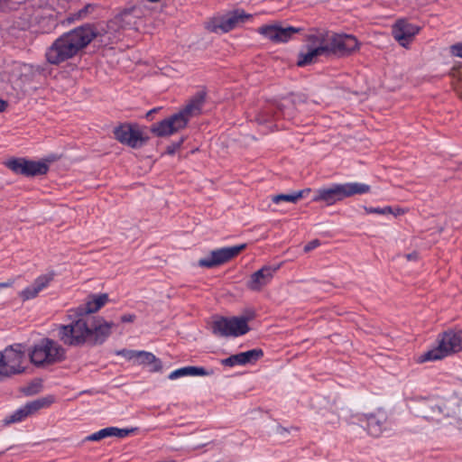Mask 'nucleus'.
<instances>
[{
	"mask_svg": "<svg viewBox=\"0 0 462 462\" xmlns=\"http://www.w3.org/2000/svg\"><path fill=\"white\" fill-rule=\"evenodd\" d=\"M97 35L96 29L85 24L63 33L47 49L45 57L52 65H59L86 48Z\"/></svg>",
	"mask_w": 462,
	"mask_h": 462,
	"instance_id": "nucleus-1",
	"label": "nucleus"
},
{
	"mask_svg": "<svg viewBox=\"0 0 462 462\" xmlns=\"http://www.w3.org/2000/svg\"><path fill=\"white\" fill-rule=\"evenodd\" d=\"M206 92H197L180 112L152 125L151 131L157 136L163 137L175 134L185 128L191 117L200 113L205 102Z\"/></svg>",
	"mask_w": 462,
	"mask_h": 462,
	"instance_id": "nucleus-2",
	"label": "nucleus"
},
{
	"mask_svg": "<svg viewBox=\"0 0 462 462\" xmlns=\"http://www.w3.org/2000/svg\"><path fill=\"white\" fill-rule=\"evenodd\" d=\"M370 189L369 185L361 182L333 183L315 189L312 201L333 206L354 195L368 193Z\"/></svg>",
	"mask_w": 462,
	"mask_h": 462,
	"instance_id": "nucleus-3",
	"label": "nucleus"
},
{
	"mask_svg": "<svg viewBox=\"0 0 462 462\" xmlns=\"http://www.w3.org/2000/svg\"><path fill=\"white\" fill-rule=\"evenodd\" d=\"M29 355L34 365L43 367L65 360L66 350L59 342L44 337L32 347Z\"/></svg>",
	"mask_w": 462,
	"mask_h": 462,
	"instance_id": "nucleus-4",
	"label": "nucleus"
},
{
	"mask_svg": "<svg viewBox=\"0 0 462 462\" xmlns=\"http://www.w3.org/2000/svg\"><path fill=\"white\" fill-rule=\"evenodd\" d=\"M462 350V330H449L442 334L439 339L438 346L418 357L419 363L436 361L445 356L457 353Z\"/></svg>",
	"mask_w": 462,
	"mask_h": 462,
	"instance_id": "nucleus-5",
	"label": "nucleus"
},
{
	"mask_svg": "<svg viewBox=\"0 0 462 462\" xmlns=\"http://www.w3.org/2000/svg\"><path fill=\"white\" fill-rule=\"evenodd\" d=\"M88 316H80L77 320L68 325H60L58 328L59 339L67 346H79L88 342L89 328Z\"/></svg>",
	"mask_w": 462,
	"mask_h": 462,
	"instance_id": "nucleus-6",
	"label": "nucleus"
},
{
	"mask_svg": "<svg viewBox=\"0 0 462 462\" xmlns=\"http://www.w3.org/2000/svg\"><path fill=\"white\" fill-rule=\"evenodd\" d=\"M24 352L20 345L10 346L0 353V381L24 371Z\"/></svg>",
	"mask_w": 462,
	"mask_h": 462,
	"instance_id": "nucleus-7",
	"label": "nucleus"
},
{
	"mask_svg": "<svg viewBox=\"0 0 462 462\" xmlns=\"http://www.w3.org/2000/svg\"><path fill=\"white\" fill-rule=\"evenodd\" d=\"M323 40L328 56H346L359 48L357 39L351 34L327 33Z\"/></svg>",
	"mask_w": 462,
	"mask_h": 462,
	"instance_id": "nucleus-8",
	"label": "nucleus"
},
{
	"mask_svg": "<svg viewBox=\"0 0 462 462\" xmlns=\"http://www.w3.org/2000/svg\"><path fill=\"white\" fill-rule=\"evenodd\" d=\"M248 319L245 317L218 318L212 324L215 335L220 337H240L249 331Z\"/></svg>",
	"mask_w": 462,
	"mask_h": 462,
	"instance_id": "nucleus-9",
	"label": "nucleus"
},
{
	"mask_svg": "<svg viewBox=\"0 0 462 462\" xmlns=\"http://www.w3.org/2000/svg\"><path fill=\"white\" fill-rule=\"evenodd\" d=\"M320 56L328 57L324 44L323 34L310 35L305 51H301L298 55L297 65L304 67L314 63Z\"/></svg>",
	"mask_w": 462,
	"mask_h": 462,
	"instance_id": "nucleus-10",
	"label": "nucleus"
},
{
	"mask_svg": "<svg viewBox=\"0 0 462 462\" xmlns=\"http://www.w3.org/2000/svg\"><path fill=\"white\" fill-rule=\"evenodd\" d=\"M246 247L245 244H241L229 247H222L213 250L208 255L200 258L198 262L199 266L204 268H214L224 264L239 254Z\"/></svg>",
	"mask_w": 462,
	"mask_h": 462,
	"instance_id": "nucleus-11",
	"label": "nucleus"
},
{
	"mask_svg": "<svg viewBox=\"0 0 462 462\" xmlns=\"http://www.w3.org/2000/svg\"><path fill=\"white\" fill-rule=\"evenodd\" d=\"M5 165L15 174L32 177L45 174L49 166L45 162L27 160L25 158H12Z\"/></svg>",
	"mask_w": 462,
	"mask_h": 462,
	"instance_id": "nucleus-12",
	"label": "nucleus"
},
{
	"mask_svg": "<svg viewBox=\"0 0 462 462\" xmlns=\"http://www.w3.org/2000/svg\"><path fill=\"white\" fill-rule=\"evenodd\" d=\"M114 135L118 142L132 148H139L145 143V138L140 129L130 124H123L116 127Z\"/></svg>",
	"mask_w": 462,
	"mask_h": 462,
	"instance_id": "nucleus-13",
	"label": "nucleus"
},
{
	"mask_svg": "<svg viewBox=\"0 0 462 462\" xmlns=\"http://www.w3.org/2000/svg\"><path fill=\"white\" fill-rule=\"evenodd\" d=\"M89 339L92 344H102L110 336L112 328L116 326L113 322H107L101 317L88 316Z\"/></svg>",
	"mask_w": 462,
	"mask_h": 462,
	"instance_id": "nucleus-14",
	"label": "nucleus"
},
{
	"mask_svg": "<svg viewBox=\"0 0 462 462\" xmlns=\"http://www.w3.org/2000/svg\"><path fill=\"white\" fill-rule=\"evenodd\" d=\"M299 31L296 27H282L279 24L264 25L257 30L260 34L275 43L287 42Z\"/></svg>",
	"mask_w": 462,
	"mask_h": 462,
	"instance_id": "nucleus-15",
	"label": "nucleus"
},
{
	"mask_svg": "<svg viewBox=\"0 0 462 462\" xmlns=\"http://www.w3.org/2000/svg\"><path fill=\"white\" fill-rule=\"evenodd\" d=\"M419 31V26L405 20L397 21L392 28L393 38L400 43V45L405 48L408 47Z\"/></svg>",
	"mask_w": 462,
	"mask_h": 462,
	"instance_id": "nucleus-16",
	"label": "nucleus"
},
{
	"mask_svg": "<svg viewBox=\"0 0 462 462\" xmlns=\"http://www.w3.org/2000/svg\"><path fill=\"white\" fill-rule=\"evenodd\" d=\"M278 265H264L260 270L254 272L251 276L246 286L251 291H261L264 286L269 284L273 280L274 273L279 270Z\"/></svg>",
	"mask_w": 462,
	"mask_h": 462,
	"instance_id": "nucleus-17",
	"label": "nucleus"
},
{
	"mask_svg": "<svg viewBox=\"0 0 462 462\" xmlns=\"http://www.w3.org/2000/svg\"><path fill=\"white\" fill-rule=\"evenodd\" d=\"M54 277L55 273L53 271L39 275L30 285L19 292V297L24 301L36 298L42 291L51 284Z\"/></svg>",
	"mask_w": 462,
	"mask_h": 462,
	"instance_id": "nucleus-18",
	"label": "nucleus"
},
{
	"mask_svg": "<svg viewBox=\"0 0 462 462\" xmlns=\"http://www.w3.org/2000/svg\"><path fill=\"white\" fill-rule=\"evenodd\" d=\"M251 17L252 15L246 14L244 10L236 9L223 16L219 20L218 23L214 26L213 30L217 31L219 29L223 32H227L238 25L245 23Z\"/></svg>",
	"mask_w": 462,
	"mask_h": 462,
	"instance_id": "nucleus-19",
	"label": "nucleus"
},
{
	"mask_svg": "<svg viewBox=\"0 0 462 462\" xmlns=\"http://www.w3.org/2000/svg\"><path fill=\"white\" fill-rule=\"evenodd\" d=\"M359 420L366 422V430L371 436L379 437L386 429L387 415L378 411L375 413L363 414Z\"/></svg>",
	"mask_w": 462,
	"mask_h": 462,
	"instance_id": "nucleus-20",
	"label": "nucleus"
},
{
	"mask_svg": "<svg viewBox=\"0 0 462 462\" xmlns=\"http://www.w3.org/2000/svg\"><path fill=\"white\" fill-rule=\"evenodd\" d=\"M108 301L106 293L94 294L88 297L83 306L79 307V315L87 317V315L98 311Z\"/></svg>",
	"mask_w": 462,
	"mask_h": 462,
	"instance_id": "nucleus-21",
	"label": "nucleus"
},
{
	"mask_svg": "<svg viewBox=\"0 0 462 462\" xmlns=\"http://www.w3.org/2000/svg\"><path fill=\"white\" fill-rule=\"evenodd\" d=\"M214 374L213 369H206L201 366H184L172 371L168 378L175 380L182 376H209Z\"/></svg>",
	"mask_w": 462,
	"mask_h": 462,
	"instance_id": "nucleus-22",
	"label": "nucleus"
},
{
	"mask_svg": "<svg viewBox=\"0 0 462 462\" xmlns=\"http://www.w3.org/2000/svg\"><path fill=\"white\" fill-rule=\"evenodd\" d=\"M53 402L54 398L52 396H46L29 402L26 404H24V407L28 411L29 415H32L40 411L41 409L49 407Z\"/></svg>",
	"mask_w": 462,
	"mask_h": 462,
	"instance_id": "nucleus-23",
	"label": "nucleus"
},
{
	"mask_svg": "<svg viewBox=\"0 0 462 462\" xmlns=\"http://www.w3.org/2000/svg\"><path fill=\"white\" fill-rule=\"evenodd\" d=\"M310 191V189L295 191L291 194H279L275 195L272 198V201L275 204H279L281 202H290L296 203L299 199L304 197L305 193H309Z\"/></svg>",
	"mask_w": 462,
	"mask_h": 462,
	"instance_id": "nucleus-24",
	"label": "nucleus"
},
{
	"mask_svg": "<svg viewBox=\"0 0 462 462\" xmlns=\"http://www.w3.org/2000/svg\"><path fill=\"white\" fill-rule=\"evenodd\" d=\"M136 364L138 365H143V364H147V365H152L153 364V370L154 371H158L159 369H161V362L156 358V356L150 353V352H146V351H138L137 352V356H135V361H134Z\"/></svg>",
	"mask_w": 462,
	"mask_h": 462,
	"instance_id": "nucleus-25",
	"label": "nucleus"
},
{
	"mask_svg": "<svg viewBox=\"0 0 462 462\" xmlns=\"http://www.w3.org/2000/svg\"><path fill=\"white\" fill-rule=\"evenodd\" d=\"M240 356L243 365H245L255 363L263 356V352L261 348H254L245 352H241Z\"/></svg>",
	"mask_w": 462,
	"mask_h": 462,
	"instance_id": "nucleus-26",
	"label": "nucleus"
},
{
	"mask_svg": "<svg viewBox=\"0 0 462 462\" xmlns=\"http://www.w3.org/2000/svg\"><path fill=\"white\" fill-rule=\"evenodd\" d=\"M28 416H30V415L23 405V407L17 409L12 414L7 416L4 421H5V424L8 425L11 423H16V422L23 421Z\"/></svg>",
	"mask_w": 462,
	"mask_h": 462,
	"instance_id": "nucleus-27",
	"label": "nucleus"
},
{
	"mask_svg": "<svg viewBox=\"0 0 462 462\" xmlns=\"http://www.w3.org/2000/svg\"><path fill=\"white\" fill-rule=\"evenodd\" d=\"M111 429L110 427H107V428H105V429H102L89 436H88L86 438L87 440H89V441H98L100 439H103L105 438H107V437H112V433H111Z\"/></svg>",
	"mask_w": 462,
	"mask_h": 462,
	"instance_id": "nucleus-28",
	"label": "nucleus"
},
{
	"mask_svg": "<svg viewBox=\"0 0 462 462\" xmlns=\"http://www.w3.org/2000/svg\"><path fill=\"white\" fill-rule=\"evenodd\" d=\"M240 353L233 355L227 358L222 359L221 364L226 366H236V365H243L242 359L240 357Z\"/></svg>",
	"mask_w": 462,
	"mask_h": 462,
	"instance_id": "nucleus-29",
	"label": "nucleus"
},
{
	"mask_svg": "<svg viewBox=\"0 0 462 462\" xmlns=\"http://www.w3.org/2000/svg\"><path fill=\"white\" fill-rule=\"evenodd\" d=\"M364 209H365V213H367V214L386 215V214L393 213V208L389 206L384 207V208L365 207Z\"/></svg>",
	"mask_w": 462,
	"mask_h": 462,
	"instance_id": "nucleus-30",
	"label": "nucleus"
},
{
	"mask_svg": "<svg viewBox=\"0 0 462 462\" xmlns=\"http://www.w3.org/2000/svg\"><path fill=\"white\" fill-rule=\"evenodd\" d=\"M137 352L136 350H128V349H121V350H117L116 352V354L117 356H124L125 359L129 360V361H135V356H137Z\"/></svg>",
	"mask_w": 462,
	"mask_h": 462,
	"instance_id": "nucleus-31",
	"label": "nucleus"
},
{
	"mask_svg": "<svg viewBox=\"0 0 462 462\" xmlns=\"http://www.w3.org/2000/svg\"><path fill=\"white\" fill-rule=\"evenodd\" d=\"M112 437H118V438H125L127 437L131 432L134 431V430H128V429H118L116 427H110Z\"/></svg>",
	"mask_w": 462,
	"mask_h": 462,
	"instance_id": "nucleus-32",
	"label": "nucleus"
},
{
	"mask_svg": "<svg viewBox=\"0 0 462 462\" xmlns=\"http://www.w3.org/2000/svg\"><path fill=\"white\" fill-rule=\"evenodd\" d=\"M450 51L452 55L462 58V43H457L451 46Z\"/></svg>",
	"mask_w": 462,
	"mask_h": 462,
	"instance_id": "nucleus-33",
	"label": "nucleus"
},
{
	"mask_svg": "<svg viewBox=\"0 0 462 462\" xmlns=\"http://www.w3.org/2000/svg\"><path fill=\"white\" fill-rule=\"evenodd\" d=\"M320 245L319 241L315 239V240H312L310 242H309L305 246H304V252L308 253L313 249H315L316 247H318L319 245Z\"/></svg>",
	"mask_w": 462,
	"mask_h": 462,
	"instance_id": "nucleus-34",
	"label": "nucleus"
},
{
	"mask_svg": "<svg viewBox=\"0 0 462 462\" xmlns=\"http://www.w3.org/2000/svg\"><path fill=\"white\" fill-rule=\"evenodd\" d=\"M135 316L133 314H125L121 317V321L124 323L133 322L134 320Z\"/></svg>",
	"mask_w": 462,
	"mask_h": 462,
	"instance_id": "nucleus-35",
	"label": "nucleus"
},
{
	"mask_svg": "<svg viewBox=\"0 0 462 462\" xmlns=\"http://www.w3.org/2000/svg\"><path fill=\"white\" fill-rule=\"evenodd\" d=\"M406 259L409 261L411 260H417L418 259V254L417 253H411L405 255Z\"/></svg>",
	"mask_w": 462,
	"mask_h": 462,
	"instance_id": "nucleus-36",
	"label": "nucleus"
},
{
	"mask_svg": "<svg viewBox=\"0 0 462 462\" xmlns=\"http://www.w3.org/2000/svg\"><path fill=\"white\" fill-rule=\"evenodd\" d=\"M6 106H7V103L5 100L0 99V112L5 111Z\"/></svg>",
	"mask_w": 462,
	"mask_h": 462,
	"instance_id": "nucleus-37",
	"label": "nucleus"
},
{
	"mask_svg": "<svg viewBox=\"0 0 462 462\" xmlns=\"http://www.w3.org/2000/svg\"><path fill=\"white\" fill-rule=\"evenodd\" d=\"M12 284V282H4L0 283V287H9Z\"/></svg>",
	"mask_w": 462,
	"mask_h": 462,
	"instance_id": "nucleus-38",
	"label": "nucleus"
},
{
	"mask_svg": "<svg viewBox=\"0 0 462 462\" xmlns=\"http://www.w3.org/2000/svg\"><path fill=\"white\" fill-rule=\"evenodd\" d=\"M152 113H156V109H152L150 110L147 114H146V116L149 117Z\"/></svg>",
	"mask_w": 462,
	"mask_h": 462,
	"instance_id": "nucleus-39",
	"label": "nucleus"
},
{
	"mask_svg": "<svg viewBox=\"0 0 462 462\" xmlns=\"http://www.w3.org/2000/svg\"><path fill=\"white\" fill-rule=\"evenodd\" d=\"M401 213H402V209H400V208H398V209L396 210V212H394V211H393V214H394L395 216H397V215H400Z\"/></svg>",
	"mask_w": 462,
	"mask_h": 462,
	"instance_id": "nucleus-40",
	"label": "nucleus"
},
{
	"mask_svg": "<svg viewBox=\"0 0 462 462\" xmlns=\"http://www.w3.org/2000/svg\"><path fill=\"white\" fill-rule=\"evenodd\" d=\"M147 1H148V2H150V3H157V2H159L160 0H147Z\"/></svg>",
	"mask_w": 462,
	"mask_h": 462,
	"instance_id": "nucleus-41",
	"label": "nucleus"
},
{
	"mask_svg": "<svg viewBox=\"0 0 462 462\" xmlns=\"http://www.w3.org/2000/svg\"><path fill=\"white\" fill-rule=\"evenodd\" d=\"M425 416H426V417H431V415H430V414H428V413H426V414H425Z\"/></svg>",
	"mask_w": 462,
	"mask_h": 462,
	"instance_id": "nucleus-42",
	"label": "nucleus"
}]
</instances>
